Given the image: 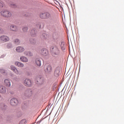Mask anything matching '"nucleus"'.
I'll return each mask as SVG.
<instances>
[{"mask_svg":"<svg viewBox=\"0 0 124 124\" xmlns=\"http://www.w3.org/2000/svg\"><path fill=\"white\" fill-rule=\"evenodd\" d=\"M50 51L53 56H59L61 53L59 46H51L50 48Z\"/></svg>","mask_w":124,"mask_h":124,"instance_id":"1","label":"nucleus"},{"mask_svg":"<svg viewBox=\"0 0 124 124\" xmlns=\"http://www.w3.org/2000/svg\"><path fill=\"white\" fill-rule=\"evenodd\" d=\"M0 14L1 16L5 18H10L12 16V14L8 10H2L0 11Z\"/></svg>","mask_w":124,"mask_h":124,"instance_id":"2","label":"nucleus"},{"mask_svg":"<svg viewBox=\"0 0 124 124\" xmlns=\"http://www.w3.org/2000/svg\"><path fill=\"white\" fill-rule=\"evenodd\" d=\"M25 97H31L32 95V91L31 89H27L23 94Z\"/></svg>","mask_w":124,"mask_h":124,"instance_id":"3","label":"nucleus"},{"mask_svg":"<svg viewBox=\"0 0 124 124\" xmlns=\"http://www.w3.org/2000/svg\"><path fill=\"white\" fill-rule=\"evenodd\" d=\"M44 68L46 73H51V72H52V66L49 64H46L44 66Z\"/></svg>","mask_w":124,"mask_h":124,"instance_id":"4","label":"nucleus"},{"mask_svg":"<svg viewBox=\"0 0 124 124\" xmlns=\"http://www.w3.org/2000/svg\"><path fill=\"white\" fill-rule=\"evenodd\" d=\"M46 19H49V20H53L55 19V16L53 14H51L49 12H45Z\"/></svg>","mask_w":124,"mask_h":124,"instance_id":"5","label":"nucleus"},{"mask_svg":"<svg viewBox=\"0 0 124 124\" xmlns=\"http://www.w3.org/2000/svg\"><path fill=\"white\" fill-rule=\"evenodd\" d=\"M24 84L26 87H31V80L29 78H26L24 81Z\"/></svg>","mask_w":124,"mask_h":124,"instance_id":"6","label":"nucleus"},{"mask_svg":"<svg viewBox=\"0 0 124 124\" xmlns=\"http://www.w3.org/2000/svg\"><path fill=\"white\" fill-rule=\"evenodd\" d=\"M0 40L2 42H7V41H9V37L7 36L2 35L0 37Z\"/></svg>","mask_w":124,"mask_h":124,"instance_id":"7","label":"nucleus"},{"mask_svg":"<svg viewBox=\"0 0 124 124\" xmlns=\"http://www.w3.org/2000/svg\"><path fill=\"white\" fill-rule=\"evenodd\" d=\"M10 104L12 106H16L18 104V100L16 98H12L10 100Z\"/></svg>","mask_w":124,"mask_h":124,"instance_id":"8","label":"nucleus"},{"mask_svg":"<svg viewBox=\"0 0 124 124\" xmlns=\"http://www.w3.org/2000/svg\"><path fill=\"white\" fill-rule=\"evenodd\" d=\"M0 93L3 94L6 93V88L3 85H0Z\"/></svg>","mask_w":124,"mask_h":124,"instance_id":"9","label":"nucleus"},{"mask_svg":"<svg viewBox=\"0 0 124 124\" xmlns=\"http://www.w3.org/2000/svg\"><path fill=\"white\" fill-rule=\"evenodd\" d=\"M4 84L6 87L9 88L11 86V82H10V80L9 79H5L4 80Z\"/></svg>","mask_w":124,"mask_h":124,"instance_id":"10","label":"nucleus"},{"mask_svg":"<svg viewBox=\"0 0 124 124\" xmlns=\"http://www.w3.org/2000/svg\"><path fill=\"white\" fill-rule=\"evenodd\" d=\"M35 63L37 66H41V58L36 59Z\"/></svg>","mask_w":124,"mask_h":124,"instance_id":"11","label":"nucleus"},{"mask_svg":"<svg viewBox=\"0 0 124 124\" xmlns=\"http://www.w3.org/2000/svg\"><path fill=\"white\" fill-rule=\"evenodd\" d=\"M10 30L12 31H18V28L16 25H12L10 27Z\"/></svg>","mask_w":124,"mask_h":124,"instance_id":"12","label":"nucleus"},{"mask_svg":"<svg viewBox=\"0 0 124 124\" xmlns=\"http://www.w3.org/2000/svg\"><path fill=\"white\" fill-rule=\"evenodd\" d=\"M10 67L11 70H12L13 72H15V73H16L17 75L19 74V71L18 70V69H17V68H16V67H15V66L11 65Z\"/></svg>","mask_w":124,"mask_h":124,"instance_id":"13","label":"nucleus"},{"mask_svg":"<svg viewBox=\"0 0 124 124\" xmlns=\"http://www.w3.org/2000/svg\"><path fill=\"white\" fill-rule=\"evenodd\" d=\"M0 109L2 111H4V110H6V109H7V106H6L4 104H1L0 105Z\"/></svg>","mask_w":124,"mask_h":124,"instance_id":"14","label":"nucleus"},{"mask_svg":"<svg viewBox=\"0 0 124 124\" xmlns=\"http://www.w3.org/2000/svg\"><path fill=\"white\" fill-rule=\"evenodd\" d=\"M41 54L43 56H47L48 55V50L45 48H43L41 50Z\"/></svg>","mask_w":124,"mask_h":124,"instance_id":"15","label":"nucleus"},{"mask_svg":"<svg viewBox=\"0 0 124 124\" xmlns=\"http://www.w3.org/2000/svg\"><path fill=\"white\" fill-rule=\"evenodd\" d=\"M25 49L23 48L22 46H18L16 48V51L18 52V53H21L22 52H24Z\"/></svg>","mask_w":124,"mask_h":124,"instance_id":"16","label":"nucleus"},{"mask_svg":"<svg viewBox=\"0 0 124 124\" xmlns=\"http://www.w3.org/2000/svg\"><path fill=\"white\" fill-rule=\"evenodd\" d=\"M39 17L41 19H46L45 12H43L41 13L40 14Z\"/></svg>","mask_w":124,"mask_h":124,"instance_id":"17","label":"nucleus"},{"mask_svg":"<svg viewBox=\"0 0 124 124\" xmlns=\"http://www.w3.org/2000/svg\"><path fill=\"white\" fill-rule=\"evenodd\" d=\"M20 60L21 62H29V60H28V58L24 56L21 57Z\"/></svg>","mask_w":124,"mask_h":124,"instance_id":"18","label":"nucleus"},{"mask_svg":"<svg viewBox=\"0 0 124 124\" xmlns=\"http://www.w3.org/2000/svg\"><path fill=\"white\" fill-rule=\"evenodd\" d=\"M15 64L16 65V66H18V67H24V64L20 62H16L15 63Z\"/></svg>","mask_w":124,"mask_h":124,"instance_id":"19","label":"nucleus"},{"mask_svg":"<svg viewBox=\"0 0 124 124\" xmlns=\"http://www.w3.org/2000/svg\"><path fill=\"white\" fill-rule=\"evenodd\" d=\"M60 48L62 51H64L65 50V47L64 46V42H62L60 45Z\"/></svg>","mask_w":124,"mask_h":124,"instance_id":"20","label":"nucleus"},{"mask_svg":"<svg viewBox=\"0 0 124 124\" xmlns=\"http://www.w3.org/2000/svg\"><path fill=\"white\" fill-rule=\"evenodd\" d=\"M59 74H60V70L58 68L56 69L54 72V76L56 77H58Z\"/></svg>","mask_w":124,"mask_h":124,"instance_id":"21","label":"nucleus"},{"mask_svg":"<svg viewBox=\"0 0 124 124\" xmlns=\"http://www.w3.org/2000/svg\"><path fill=\"white\" fill-rule=\"evenodd\" d=\"M31 34L32 36H36V31L33 29L31 31Z\"/></svg>","mask_w":124,"mask_h":124,"instance_id":"22","label":"nucleus"},{"mask_svg":"<svg viewBox=\"0 0 124 124\" xmlns=\"http://www.w3.org/2000/svg\"><path fill=\"white\" fill-rule=\"evenodd\" d=\"M36 41H35V40L33 38H31L30 39V43L31 44H34V43H36Z\"/></svg>","mask_w":124,"mask_h":124,"instance_id":"23","label":"nucleus"},{"mask_svg":"<svg viewBox=\"0 0 124 124\" xmlns=\"http://www.w3.org/2000/svg\"><path fill=\"white\" fill-rule=\"evenodd\" d=\"M25 55H27L28 57H31L32 56V53L28 51V52H25Z\"/></svg>","mask_w":124,"mask_h":124,"instance_id":"24","label":"nucleus"},{"mask_svg":"<svg viewBox=\"0 0 124 124\" xmlns=\"http://www.w3.org/2000/svg\"><path fill=\"white\" fill-rule=\"evenodd\" d=\"M14 43H15V44H16V45H18V44H20V41L19 39H16L14 41Z\"/></svg>","mask_w":124,"mask_h":124,"instance_id":"25","label":"nucleus"},{"mask_svg":"<svg viewBox=\"0 0 124 124\" xmlns=\"http://www.w3.org/2000/svg\"><path fill=\"white\" fill-rule=\"evenodd\" d=\"M7 47L8 48V49L12 48V44L11 43H8L7 45Z\"/></svg>","mask_w":124,"mask_h":124,"instance_id":"26","label":"nucleus"},{"mask_svg":"<svg viewBox=\"0 0 124 124\" xmlns=\"http://www.w3.org/2000/svg\"><path fill=\"white\" fill-rule=\"evenodd\" d=\"M42 38H44V39H46L47 38V34L46 33H44L42 35Z\"/></svg>","mask_w":124,"mask_h":124,"instance_id":"27","label":"nucleus"},{"mask_svg":"<svg viewBox=\"0 0 124 124\" xmlns=\"http://www.w3.org/2000/svg\"><path fill=\"white\" fill-rule=\"evenodd\" d=\"M0 72L2 74H5V70H4V69H0Z\"/></svg>","mask_w":124,"mask_h":124,"instance_id":"28","label":"nucleus"},{"mask_svg":"<svg viewBox=\"0 0 124 124\" xmlns=\"http://www.w3.org/2000/svg\"><path fill=\"white\" fill-rule=\"evenodd\" d=\"M26 120H22L19 122V124H25Z\"/></svg>","mask_w":124,"mask_h":124,"instance_id":"29","label":"nucleus"},{"mask_svg":"<svg viewBox=\"0 0 124 124\" xmlns=\"http://www.w3.org/2000/svg\"><path fill=\"white\" fill-rule=\"evenodd\" d=\"M22 30H23V31H24V32H26V31H28V27H24L23 28Z\"/></svg>","mask_w":124,"mask_h":124,"instance_id":"30","label":"nucleus"},{"mask_svg":"<svg viewBox=\"0 0 124 124\" xmlns=\"http://www.w3.org/2000/svg\"><path fill=\"white\" fill-rule=\"evenodd\" d=\"M11 7H13L14 8H16V4H12L11 5Z\"/></svg>","mask_w":124,"mask_h":124,"instance_id":"31","label":"nucleus"},{"mask_svg":"<svg viewBox=\"0 0 124 124\" xmlns=\"http://www.w3.org/2000/svg\"><path fill=\"white\" fill-rule=\"evenodd\" d=\"M3 7V2H0V8Z\"/></svg>","mask_w":124,"mask_h":124,"instance_id":"32","label":"nucleus"},{"mask_svg":"<svg viewBox=\"0 0 124 124\" xmlns=\"http://www.w3.org/2000/svg\"><path fill=\"white\" fill-rule=\"evenodd\" d=\"M39 79H42V77L40 78H37V79L39 80Z\"/></svg>","mask_w":124,"mask_h":124,"instance_id":"33","label":"nucleus"},{"mask_svg":"<svg viewBox=\"0 0 124 124\" xmlns=\"http://www.w3.org/2000/svg\"><path fill=\"white\" fill-rule=\"evenodd\" d=\"M0 97H1V95H0Z\"/></svg>","mask_w":124,"mask_h":124,"instance_id":"34","label":"nucleus"},{"mask_svg":"<svg viewBox=\"0 0 124 124\" xmlns=\"http://www.w3.org/2000/svg\"><path fill=\"white\" fill-rule=\"evenodd\" d=\"M0 30H1V29H0Z\"/></svg>","mask_w":124,"mask_h":124,"instance_id":"35","label":"nucleus"}]
</instances>
